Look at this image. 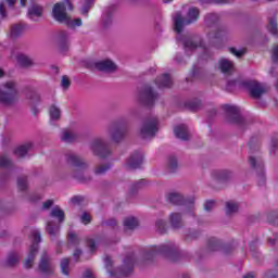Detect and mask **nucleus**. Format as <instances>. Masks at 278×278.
<instances>
[{"instance_id": "f257e3e1", "label": "nucleus", "mask_w": 278, "mask_h": 278, "mask_svg": "<svg viewBox=\"0 0 278 278\" xmlns=\"http://www.w3.org/2000/svg\"><path fill=\"white\" fill-rule=\"evenodd\" d=\"M66 5L68 10H73V3L71 2V0L55 3L52 9L53 18L56 20L58 23H64V25H67V27H81V18H71V16H68V13H66Z\"/></svg>"}, {"instance_id": "f03ea898", "label": "nucleus", "mask_w": 278, "mask_h": 278, "mask_svg": "<svg viewBox=\"0 0 278 278\" xmlns=\"http://www.w3.org/2000/svg\"><path fill=\"white\" fill-rule=\"evenodd\" d=\"M68 166H72V177L77 181H86V170H88V163L76 153L70 152L65 155Z\"/></svg>"}, {"instance_id": "7ed1b4c3", "label": "nucleus", "mask_w": 278, "mask_h": 278, "mask_svg": "<svg viewBox=\"0 0 278 278\" xmlns=\"http://www.w3.org/2000/svg\"><path fill=\"white\" fill-rule=\"evenodd\" d=\"M0 103L5 108H12L18 103V87L10 80L0 88Z\"/></svg>"}, {"instance_id": "20e7f679", "label": "nucleus", "mask_w": 278, "mask_h": 278, "mask_svg": "<svg viewBox=\"0 0 278 278\" xmlns=\"http://www.w3.org/2000/svg\"><path fill=\"white\" fill-rule=\"evenodd\" d=\"M200 11L197 7H191L188 12L186 18L181 15L180 12H177L174 16V25L177 34H181L186 25H192V23H197L199 21Z\"/></svg>"}, {"instance_id": "39448f33", "label": "nucleus", "mask_w": 278, "mask_h": 278, "mask_svg": "<svg viewBox=\"0 0 278 278\" xmlns=\"http://www.w3.org/2000/svg\"><path fill=\"white\" fill-rule=\"evenodd\" d=\"M104 264L111 277H129V275H131V273L134 271V264H136V257H134V254L126 256V258L124 260L123 269H117L115 271H112L111 269L112 258L110 256H106L104 258Z\"/></svg>"}, {"instance_id": "423d86ee", "label": "nucleus", "mask_w": 278, "mask_h": 278, "mask_svg": "<svg viewBox=\"0 0 278 278\" xmlns=\"http://www.w3.org/2000/svg\"><path fill=\"white\" fill-rule=\"evenodd\" d=\"M223 110H225L227 114L228 123H232V125H237L239 129H247L249 127V121L244 117L240 116V109L236 105L225 104L223 105Z\"/></svg>"}, {"instance_id": "0eeeda50", "label": "nucleus", "mask_w": 278, "mask_h": 278, "mask_svg": "<svg viewBox=\"0 0 278 278\" xmlns=\"http://www.w3.org/2000/svg\"><path fill=\"white\" fill-rule=\"evenodd\" d=\"M147 257H153L154 255H164V257H169V260H175V255H179V250L175 243H166L160 247H152L147 252Z\"/></svg>"}, {"instance_id": "6e6552de", "label": "nucleus", "mask_w": 278, "mask_h": 278, "mask_svg": "<svg viewBox=\"0 0 278 278\" xmlns=\"http://www.w3.org/2000/svg\"><path fill=\"white\" fill-rule=\"evenodd\" d=\"M30 240L33 244L30 245L28 256L24 262L25 268H31V266H34V261L36 260V255H38V243L42 242L40 230H33L30 233Z\"/></svg>"}, {"instance_id": "1a4fd4ad", "label": "nucleus", "mask_w": 278, "mask_h": 278, "mask_svg": "<svg viewBox=\"0 0 278 278\" xmlns=\"http://www.w3.org/2000/svg\"><path fill=\"white\" fill-rule=\"evenodd\" d=\"M249 164L257 173L258 186H264L266 184V175L264 174V161L260 153L252 152L249 156Z\"/></svg>"}, {"instance_id": "9d476101", "label": "nucleus", "mask_w": 278, "mask_h": 278, "mask_svg": "<svg viewBox=\"0 0 278 278\" xmlns=\"http://www.w3.org/2000/svg\"><path fill=\"white\" fill-rule=\"evenodd\" d=\"M157 134V117H150L146 119L140 127V137L143 140L155 138Z\"/></svg>"}, {"instance_id": "9b49d317", "label": "nucleus", "mask_w": 278, "mask_h": 278, "mask_svg": "<svg viewBox=\"0 0 278 278\" xmlns=\"http://www.w3.org/2000/svg\"><path fill=\"white\" fill-rule=\"evenodd\" d=\"M106 134L113 142H121L127 134V129L119 123H113L106 128Z\"/></svg>"}, {"instance_id": "f8f14e48", "label": "nucleus", "mask_w": 278, "mask_h": 278, "mask_svg": "<svg viewBox=\"0 0 278 278\" xmlns=\"http://www.w3.org/2000/svg\"><path fill=\"white\" fill-rule=\"evenodd\" d=\"M90 149L98 157H108L110 155V148H108V143L102 138L93 139L90 143Z\"/></svg>"}, {"instance_id": "ddd939ff", "label": "nucleus", "mask_w": 278, "mask_h": 278, "mask_svg": "<svg viewBox=\"0 0 278 278\" xmlns=\"http://www.w3.org/2000/svg\"><path fill=\"white\" fill-rule=\"evenodd\" d=\"M243 84L250 90V94L253 99H260L262 94H266V92H268L266 85L257 83V80H249Z\"/></svg>"}, {"instance_id": "4468645a", "label": "nucleus", "mask_w": 278, "mask_h": 278, "mask_svg": "<svg viewBox=\"0 0 278 278\" xmlns=\"http://www.w3.org/2000/svg\"><path fill=\"white\" fill-rule=\"evenodd\" d=\"M39 270L43 275L51 276L55 273V265L53 264V260L48 255L47 252H43L39 262Z\"/></svg>"}, {"instance_id": "2eb2a0df", "label": "nucleus", "mask_w": 278, "mask_h": 278, "mask_svg": "<svg viewBox=\"0 0 278 278\" xmlns=\"http://www.w3.org/2000/svg\"><path fill=\"white\" fill-rule=\"evenodd\" d=\"M155 99H157V93H155L150 86L143 87L139 93V101H141L143 105H153Z\"/></svg>"}, {"instance_id": "dca6fc26", "label": "nucleus", "mask_w": 278, "mask_h": 278, "mask_svg": "<svg viewBox=\"0 0 278 278\" xmlns=\"http://www.w3.org/2000/svg\"><path fill=\"white\" fill-rule=\"evenodd\" d=\"M143 159L144 155L142 154V152H135L126 161V167L129 170H136V168H140V166H142Z\"/></svg>"}, {"instance_id": "f3484780", "label": "nucleus", "mask_w": 278, "mask_h": 278, "mask_svg": "<svg viewBox=\"0 0 278 278\" xmlns=\"http://www.w3.org/2000/svg\"><path fill=\"white\" fill-rule=\"evenodd\" d=\"M58 47L61 53H66L71 49V34L68 31L62 30L58 36Z\"/></svg>"}, {"instance_id": "a211bd4d", "label": "nucleus", "mask_w": 278, "mask_h": 278, "mask_svg": "<svg viewBox=\"0 0 278 278\" xmlns=\"http://www.w3.org/2000/svg\"><path fill=\"white\" fill-rule=\"evenodd\" d=\"M184 49L187 54L192 53L195 49L201 47V38L199 37H187L182 40Z\"/></svg>"}, {"instance_id": "6ab92c4d", "label": "nucleus", "mask_w": 278, "mask_h": 278, "mask_svg": "<svg viewBox=\"0 0 278 278\" xmlns=\"http://www.w3.org/2000/svg\"><path fill=\"white\" fill-rule=\"evenodd\" d=\"M96 68H98V71H103L104 73H114L117 66L112 60H103L96 63Z\"/></svg>"}, {"instance_id": "aec40b11", "label": "nucleus", "mask_w": 278, "mask_h": 278, "mask_svg": "<svg viewBox=\"0 0 278 278\" xmlns=\"http://www.w3.org/2000/svg\"><path fill=\"white\" fill-rule=\"evenodd\" d=\"M169 224L173 229H181L184 227V216L179 212L169 214Z\"/></svg>"}, {"instance_id": "412c9836", "label": "nucleus", "mask_w": 278, "mask_h": 278, "mask_svg": "<svg viewBox=\"0 0 278 278\" xmlns=\"http://www.w3.org/2000/svg\"><path fill=\"white\" fill-rule=\"evenodd\" d=\"M218 68L224 75H231L233 73V62L227 59H220L218 61Z\"/></svg>"}, {"instance_id": "4be33fe9", "label": "nucleus", "mask_w": 278, "mask_h": 278, "mask_svg": "<svg viewBox=\"0 0 278 278\" xmlns=\"http://www.w3.org/2000/svg\"><path fill=\"white\" fill-rule=\"evenodd\" d=\"M157 88H172L173 87V78L168 74H163L159 76L155 80Z\"/></svg>"}, {"instance_id": "5701e85b", "label": "nucleus", "mask_w": 278, "mask_h": 278, "mask_svg": "<svg viewBox=\"0 0 278 278\" xmlns=\"http://www.w3.org/2000/svg\"><path fill=\"white\" fill-rule=\"evenodd\" d=\"M43 10L45 9L41 5L33 4L28 9V18H30V21H38V18H40V16H42Z\"/></svg>"}, {"instance_id": "b1692460", "label": "nucleus", "mask_w": 278, "mask_h": 278, "mask_svg": "<svg viewBox=\"0 0 278 278\" xmlns=\"http://www.w3.org/2000/svg\"><path fill=\"white\" fill-rule=\"evenodd\" d=\"M174 134L179 140H190V134L188 132V127L186 125L175 127Z\"/></svg>"}, {"instance_id": "393cba45", "label": "nucleus", "mask_w": 278, "mask_h": 278, "mask_svg": "<svg viewBox=\"0 0 278 278\" xmlns=\"http://www.w3.org/2000/svg\"><path fill=\"white\" fill-rule=\"evenodd\" d=\"M138 218L136 217H126L124 219V231H134V229L138 228Z\"/></svg>"}, {"instance_id": "a878e982", "label": "nucleus", "mask_w": 278, "mask_h": 278, "mask_svg": "<svg viewBox=\"0 0 278 278\" xmlns=\"http://www.w3.org/2000/svg\"><path fill=\"white\" fill-rule=\"evenodd\" d=\"M168 199L169 203H173V205H184V203H186V199L181 195V193H169Z\"/></svg>"}, {"instance_id": "bb28decb", "label": "nucleus", "mask_w": 278, "mask_h": 278, "mask_svg": "<svg viewBox=\"0 0 278 278\" xmlns=\"http://www.w3.org/2000/svg\"><path fill=\"white\" fill-rule=\"evenodd\" d=\"M31 147H34V144L31 143L20 146L14 150V153L17 155V157H25L26 154L29 153V151H31Z\"/></svg>"}, {"instance_id": "cd10ccee", "label": "nucleus", "mask_w": 278, "mask_h": 278, "mask_svg": "<svg viewBox=\"0 0 278 278\" xmlns=\"http://www.w3.org/2000/svg\"><path fill=\"white\" fill-rule=\"evenodd\" d=\"M46 230L49 236H51L52 238H56V236H59L60 233V225H56L53 222H48Z\"/></svg>"}, {"instance_id": "c85d7f7f", "label": "nucleus", "mask_w": 278, "mask_h": 278, "mask_svg": "<svg viewBox=\"0 0 278 278\" xmlns=\"http://www.w3.org/2000/svg\"><path fill=\"white\" fill-rule=\"evenodd\" d=\"M23 31H25V27H23V25L21 24H15L11 26V38H20V36H23Z\"/></svg>"}, {"instance_id": "c756f323", "label": "nucleus", "mask_w": 278, "mask_h": 278, "mask_svg": "<svg viewBox=\"0 0 278 278\" xmlns=\"http://www.w3.org/2000/svg\"><path fill=\"white\" fill-rule=\"evenodd\" d=\"M61 140L63 142H75L77 140V134L73 130H64Z\"/></svg>"}, {"instance_id": "7c9ffc66", "label": "nucleus", "mask_w": 278, "mask_h": 278, "mask_svg": "<svg viewBox=\"0 0 278 278\" xmlns=\"http://www.w3.org/2000/svg\"><path fill=\"white\" fill-rule=\"evenodd\" d=\"M49 114H50V121H60V116L62 114V111L60 110V108H58L55 104L50 106L49 110Z\"/></svg>"}, {"instance_id": "2f4dec72", "label": "nucleus", "mask_w": 278, "mask_h": 278, "mask_svg": "<svg viewBox=\"0 0 278 278\" xmlns=\"http://www.w3.org/2000/svg\"><path fill=\"white\" fill-rule=\"evenodd\" d=\"M267 29H268L269 34L278 37L277 18L271 17L268 20Z\"/></svg>"}, {"instance_id": "473e14b6", "label": "nucleus", "mask_w": 278, "mask_h": 278, "mask_svg": "<svg viewBox=\"0 0 278 278\" xmlns=\"http://www.w3.org/2000/svg\"><path fill=\"white\" fill-rule=\"evenodd\" d=\"M232 177H233V173L227 169L216 173V179H218V181H227V179H231Z\"/></svg>"}, {"instance_id": "72a5a7b5", "label": "nucleus", "mask_w": 278, "mask_h": 278, "mask_svg": "<svg viewBox=\"0 0 278 278\" xmlns=\"http://www.w3.org/2000/svg\"><path fill=\"white\" fill-rule=\"evenodd\" d=\"M20 256L18 253L16 252H11L9 253L7 261H5V265L7 266H16V264L18 263Z\"/></svg>"}, {"instance_id": "f704fd0d", "label": "nucleus", "mask_w": 278, "mask_h": 278, "mask_svg": "<svg viewBox=\"0 0 278 278\" xmlns=\"http://www.w3.org/2000/svg\"><path fill=\"white\" fill-rule=\"evenodd\" d=\"M50 216H52V218H58L59 223H62L64 220V211H62V208H60V206H55L52 208Z\"/></svg>"}, {"instance_id": "c9c22d12", "label": "nucleus", "mask_w": 278, "mask_h": 278, "mask_svg": "<svg viewBox=\"0 0 278 278\" xmlns=\"http://www.w3.org/2000/svg\"><path fill=\"white\" fill-rule=\"evenodd\" d=\"M17 62L21 66H31V64H34V61L25 54H18Z\"/></svg>"}, {"instance_id": "e433bc0d", "label": "nucleus", "mask_w": 278, "mask_h": 278, "mask_svg": "<svg viewBox=\"0 0 278 278\" xmlns=\"http://www.w3.org/2000/svg\"><path fill=\"white\" fill-rule=\"evenodd\" d=\"M70 264H71V260H68V258H63L61 261L60 266H61V271L63 275L68 276L71 274V268L68 267Z\"/></svg>"}, {"instance_id": "4c0bfd02", "label": "nucleus", "mask_w": 278, "mask_h": 278, "mask_svg": "<svg viewBox=\"0 0 278 278\" xmlns=\"http://www.w3.org/2000/svg\"><path fill=\"white\" fill-rule=\"evenodd\" d=\"M112 166L110 164H100L94 168V175H105L108 170H110Z\"/></svg>"}, {"instance_id": "58836bf2", "label": "nucleus", "mask_w": 278, "mask_h": 278, "mask_svg": "<svg viewBox=\"0 0 278 278\" xmlns=\"http://www.w3.org/2000/svg\"><path fill=\"white\" fill-rule=\"evenodd\" d=\"M238 212V203L236 202H227L226 203V214L230 216V214H236Z\"/></svg>"}, {"instance_id": "ea45409f", "label": "nucleus", "mask_w": 278, "mask_h": 278, "mask_svg": "<svg viewBox=\"0 0 278 278\" xmlns=\"http://www.w3.org/2000/svg\"><path fill=\"white\" fill-rule=\"evenodd\" d=\"M177 159L175 156H170L167 161V168L169 173H175L177 170Z\"/></svg>"}, {"instance_id": "a19ab883", "label": "nucleus", "mask_w": 278, "mask_h": 278, "mask_svg": "<svg viewBox=\"0 0 278 278\" xmlns=\"http://www.w3.org/2000/svg\"><path fill=\"white\" fill-rule=\"evenodd\" d=\"M12 166V161L8 155L0 156V168H10Z\"/></svg>"}, {"instance_id": "79ce46f5", "label": "nucleus", "mask_w": 278, "mask_h": 278, "mask_svg": "<svg viewBox=\"0 0 278 278\" xmlns=\"http://www.w3.org/2000/svg\"><path fill=\"white\" fill-rule=\"evenodd\" d=\"M67 240L68 244H73L74 247H77V244H79V237L75 232H68Z\"/></svg>"}, {"instance_id": "37998d69", "label": "nucleus", "mask_w": 278, "mask_h": 278, "mask_svg": "<svg viewBox=\"0 0 278 278\" xmlns=\"http://www.w3.org/2000/svg\"><path fill=\"white\" fill-rule=\"evenodd\" d=\"M90 8H92V0H84V5L81 8L83 16H88V12H90Z\"/></svg>"}, {"instance_id": "c03bdc74", "label": "nucleus", "mask_w": 278, "mask_h": 278, "mask_svg": "<svg viewBox=\"0 0 278 278\" xmlns=\"http://www.w3.org/2000/svg\"><path fill=\"white\" fill-rule=\"evenodd\" d=\"M17 187L18 190L25 191L28 188V184H27V177H20L17 179Z\"/></svg>"}, {"instance_id": "a18cd8bd", "label": "nucleus", "mask_w": 278, "mask_h": 278, "mask_svg": "<svg viewBox=\"0 0 278 278\" xmlns=\"http://www.w3.org/2000/svg\"><path fill=\"white\" fill-rule=\"evenodd\" d=\"M156 229L159 233H166V222L164 219H157Z\"/></svg>"}, {"instance_id": "49530a36", "label": "nucleus", "mask_w": 278, "mask_h": 278, "mask_svg": "<svg viewBox=\"0 0 278 278\" xmlns=\"http://www.w3.org/2000/svg\"><path fill=\"white\" fill-rule=\"evenodd\" d=\"M230 53H232V55H236V58H242V55L247 53V50L245 49L237 50L236 48H230Z\"/></svg>"}, {"instance_id": "de8ad7c7", "label": "nucleus", "mask_w": 278, "mask_h": 278, "mask_svg": "<svg viewBox=\"0 0 278 278\" xmlns=\"http://www.w3.org/2000/svg\"><path fill=\"white\" fill-rule=\"evenodd\" d=\"M213 207H216V202L213 200H208L204 203L205 212H212Z\"/></svg>"}, {"instance_id": "09e8293b", "label": "nucleus", "mask_w": 278, "mask_h": 278, "mask_svg": "<svg viewBox=\"0 0 278 278\" xmlns=\"http://www.w3.org/2000/svg\"><path fill=\"white\" fill-rule=\"evenodd\" d=\"M71 203L73 205H81V203H84V197L81 195H74L72 199H71Z\"/></svg>"}, {"instance_id": "8fccbe9b", "label": "nucleus", "mask_w": 278, "mask_h": 278, "mask_svg": "<svg viewBox=\"0 0 278 278\" xmlns=\"http://www.w3.org/2000/svg\"><path fill=\"white\" fill-rule=\"evenodd\" d=\"M265 278H278V268L266 271Z\"/></svg>"}, {"instance_id": "3c124183", "label": "nucleus", "mask_w": 278, "mask_h": 278, "mask_svg": "<svg viewBox=\"0 0 278 278\" xmlns=\"http://www.w3.org/2000/svg\"><path fill=\"white\" fill-rule=\"evenodd\" d=\"M200 232L199 231H192L189 232L188 235H186V240L190 241V240H197V238H199Z\"/></svg>"}, {"instance_id": "603ef678", "label": "nucleus", "mask_w": 278, "mask_h": 278, "mask_svg": "<svg viewBox=\"0 0 278 278\" xmlns=\"http://www.w3.org/2000/svg\"><path fill=\"white\" fill-rule=\"evenodd\" d=\"M61 86L62 88H64L65 90L68 89V87L71 86V80L68 79L67 76H63L61 79Z\"/></svg>"}, {"instance_id": "864d4df0", "label": "nucleus", "mask_w": 278, "mask_h": 278, "mask_svg": "<svg viewBox=\"0 0 278 278\" xmlns=\"http://www.w3.org/2000/svg\"><path fill=\"white\" fill-rule=\"evenodd\" d=\"M87 247L90 249L91 253L97 250V243L92 239L87 240Z\"/></svg>"}, {"instance_id": "5fc2aeb1", "label": "nucleus", "mask_w": 278, "mask_h": 278, "mask_svg": "<svg viewBox=\"0 0 278 278\" xmlns=\"http://www.w3.org/2000/svg\"><path fill=\"white\" fill-rule=\"evenodd\" d=\"M80 220L84 225H88L90 223V216L88 215V213H84L80 217Z\"/></svg>"}, {"instance_id": "6e6d98bb", "label": "nucleus", "mask_w": 278, "mask_h": 278, "mask_svg": "<svg viewBox=\"0 0 278 278\" xmlns=\"http://www.w3.org/2000/svg\"><path fill=\"white\" fill-rule=\"evenodd\" d=\"M0 15L2 18H5L8 16V12L5 11V4L3 2H0Z\"/></svg>"}, {"instance_id": "4d7b16f0", "label": "nucleus", "mask_w": 278, "mask_h": 278, "mask_svg": "<svg viewBox=\"0 0 278 278\" xmlns=\"http://www.w3.org/2000/svg\"><path fill=\"white\" fill-rule=\"evenodd\" d=\"M271 60L273 62H275L276 64H278V46H276L273 50V55H271Z\"/></svg>"}, {"instance_id": "13d9d810", "label": "nucleus", "mask_w": 278, "mask_h": 278, "mask_svg": "<svg viewBox=\"0 0 278 278\" xmlns=\"http://www.w3.org/2000/svg\"><path fill=\"white\" fill-rule=\"evenodd\" d=\"M53 206V200H48L43 202L42 210H50Z\"/></svg>"}, {"instance_id": "bf43d9fd", "label": "nucleus", "mask_w": 278, "mask_h": 278, "mask_svg": "<svg viewBox=\"0 0 278 278\" xmlns=\"http://www.w3.org/2000/svg\"><path fill=\"white\" fill-rule=\"evenodd\" d=\"M103 23H104V27H110V25H112V16L106 15L105 20H103Z\"/></svg>"}, {"instance_id": "052dcab7", "label": "nucleus", "mask_w": 278, "mask_h": 278, "mask_svg": "<svg viewBox=\"0 0 278 278\" xmlns=\"http://www.w3.org/2000/svg\"><path fill=\"white\" fill-rule=\"evenodd\" d=\"M83 278H94V274L92 270L87 269L85 270Z\"/></svg>"}, {"instance_id": "680f3d73", "label": "nucleus", "mask_w": 278, "mask_h": 278, "mask_svg": "<svg viewBox=\"0 0 278 278\" xmlns=\"http://www.w3.org/2000/svg\"><path fill=\"white\" fill-rule=\"evenodd\" d=\"M105 225H108V227H116L117 222L116 219L112 218L105 222Z\"/></svg>"}, {"instance_id": "e2e57ef3", "label": "nucleus", "mask_w": 278, "mask_h": 278, "mask_svg": "<svg viewBox=\"0 0 278 278\" xmlns=\"http://www.w3.org/2000/svg\"><path fill=\"white\" fill-rule=\"evenodd\" d=\"M73 255H74V257H75V260H76V262H77V260H79V257H80V255H81V250L76 249V250L74 251Z\"/></svg>"}, {"instance_id": "0e129e2a", "label": "nucleus", "mask_w": 278, "mask_h": 278, "mask_svg": "<svg viewBox=\"0 0 278 278\" xmlns=\"http://www.w3.org/2000/svg\"><path fill=\"white\" fill-rule=\"evenodd\" d=\"M144 185V180H139L132 185V188H142Z\"/></svg>"}, {"instance_id": "69168bd1", "label": "nucleus", "mask_w": 278, "mask_h": 278, "mask_svg": "<svg viewBox=\"0 0 278 278\" xmlns=\"http://www.w3.org/2000/svg\"><path fill=\"white\" fill-rule=\"evenodd\" d=\"M185 216H194V207L184 212Z\"/></svg>"}, {"instance_id": "338daca9", "label": "nucleus", "mask_w": 278, "mask_h": 278, "mask_svg": "<svg viewBox=\"0 0 278 278\" xmlns=\"http://www.w3.org/2000/svg\"><path fill=\"white\" fill-rule=\"evenodd\" d=\"M233 0H213V3H231Z\"/></svg>"}, {"instance_id": "774afa93", "label": "nucleus", "mask_w": 278, "mask_h": 278, "mask_svg": "<svg viewBox=\"0 0 278 278\" xmlns=\"http://www.w3.org/2000/svg\"><path fill=\"white\" fill-rule=\"evenodd\" d=\"M243 278H255V273H249Z\"/></svg>"}]
</instances>
